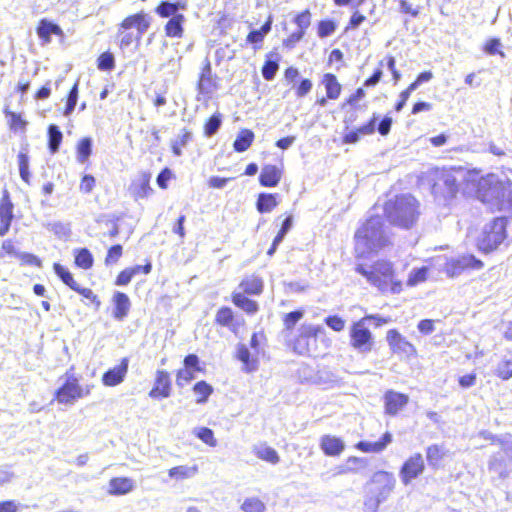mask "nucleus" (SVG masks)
<instances>
[{
    "mask_svg": "<svg viewBox=\"0 0 512 512\" xmlns=\"http://www.w3.org/2000/svg\"><path fill=\"white\" fill-rule=\"evenodd\" d=\"M19 173L21 179L29 183L30 172H29V158L26 153L20 152L18 155Z\"/></svg>",
    "mask_w": 512,
    "mask_h": 512,
    "instance_id": "45",
    "label": "nucleus"
},
{
    "mask_svg": "<svg viewBox=\"0 0 512 512\" xmlns=\"http://www.w3.org/2000/svg\"><path fill=\"white\" fill-rule=\"evenodd\" d=\"M489 470L500 478L508 476V465L502 457L494 456L489 462Z\"/></svg>",
    "mask_w": 512,
    "mask_h": 512,
    "instance_id": "38",
    "label": "nucleus"
},
{
    "mask_svg": "<svg viewBox=\"0 0 512 512\" xmlns=\"http://www.w3.org/2000/svg\"><path fill=\"white\" fill-rule=\"evenodd\" d=\"M171 381L168 372L158 371L155 379L154 387L149 392L151 398H167L170 396Z\"/></svg>",
    "mask_w": 512,
    "mask_h": 512,
    "instance_id": "16",
    "label": "nucleus"
},
{
    "mask_svg": "<svg viewBox=\"0 0 512 512\" xmlns=\"http://www.w3.org/2000/svg\"><path fill=\"white\" fill-rule=\"evenodd\" d=\"M114 66H115V60H114V56L111 53L105 52V53L101 54L100 57L98 58V68L100 70L110 71L114 68Z\"/></svg>",
    "mask_w": 512,
    "mask_h": 512,
    "instance_id": "54",
    "label": "nucleus"
},
{
    "mask_svg": "<svg viewBox=\"0 0 512 512\" xmlns=\"http://www.w3.org/2000/svg\"><path fill=\"white\" fill-rule=\"evenodd\" d=\"M254 140V133L251 130L243 129L237 135L233 147L237 152L246 151Z\"/></svg>",
    "mask_w": 512,
    "mask_h": 512,
    "instance_id": "30",
    "label": "nucleus"
},
{
    "mask_svg": "<svg viewBox=\"0 0 512 512\" xmlns=\"http://www.w3.org/2000/svg\"><path fill=\"white\" fill-rule=\"evenodd\" d=\"M242 510L244 512H264L265 511V505L264 503L255 497L247 498L242 506Z\"/></svg>",
    "mask_w": 512,
    "mask_h": 512,
    "instance_id": "46",
    "label": "nucleus"
},
{
    "mask_svg": "<svg viewBox=\"0 0 512 512\" xmlns=\"http://www.w3.org/2000/svg\"><path fill=\"white\" fill-rule=\"evenodd\" d=\"M424 469L423 456L420 453H415L403 463L399 471V477L404 485H409L424 472Z\"/></svg>",
    "mask_w": 512,
    "mask_h": 512,
    "instance_id": "10",
    "label": "nucleus"
},
{
    "mask_svg": "<svg viewBox=\"0 0 512 512\" xmlns=\"http://www.w3.org/2000/svg\"><path fill=\"white\" fill-rule=\"evenodd\" d=\"M192 140V132L187 129H182L177 137L172 141L171 148L175 156L182 155V148Z\"/></svg>",
    "mask_w": 512,
    "mask_h": 512,
    "instance_id": "32",
    "label": "nucleus"
},
{
    "mask_svg": "<svg viewBox=\"0 0 512 512\" xmlns=\"http://www.w3.org/2000/svg\"><path fill=\"white\" fill-rule=\"evenodd\" d=\"M233 303L249 314H254L258 311V304L247 298L243 293H234L232 296Z\"/></svg>",
    "mask_w": 512,
    "mask_h": 512,
    "instance_id": "31",
    "label": "nucleus"
},
{
    "mask_svg": "<svg viewBox=\"0 0 512 512\" xmlns=\"http://www.w3.org/2000/svg\"><path fill=\"white\" fill-rule=\"evenodd\" d=\"M386 340L393 353L405 356H414L416 348L405 337H403L396 329H390L387 332Z\"/></svg>",
    "mask_w": 512,
    "mask_h": 512,
    "instance_id": "12",
    "label": "nucleus"
},
{
    "mask_svg": "<svg viewBox=\"0 0 512 512\" xmlns=\"http://www.w3.org/2000/svg\"><path fill=\"white\" fill-rule=\"evenodd\" d=\"M77 100H78V83H75L68 95L66 107L64 110L65 116H69L73 112V110L75 109V106L77 104Z\"/></svg>",
    "mask_w": 512,
    "mask_h": 512,
    "instance_id": "50",
    "label": "nucleus"
},
{
    "mask_svg": "<svg viewBox=\"0 0 512 512\" xmlns=\"http://www.w3.org/2000/svg\"><path fill=\"white\" fill-rule=\"evenodd\" d=\"M63 379V384L56 391V399L59 403L71 405L78 398H82L89 393V390L84 393L78 379L73 374L66 373Z\"/></svg>",
    "mask_w": 512,
    "mask_h": 512,
    "instance_id": "7",
    "label": "nucleus"
},
{
    "mask_svg": "<svg viewBox=\"0 0 512 512\" xmlns=\"http://www.w3.org/2000/svg\"><path fill=\"white\" fill-rule=\"evenodd\" d=\"M389 243L390 237L380 216L370 217L355 233V251L361 257L376 252Z\"/></svg>",
    "mask_w": 512,
    "mask_h": 512,
    "instance_id": "1",
    "label": "nucleus"
},
{
    "mask_svg": "<svg viewBox=\"0 0 512 512\" xmlns=\"http://www.w3.org/2000/svg\"><path fill=\"white\" fill-rule=\"evenodd\" d=\"M195 372L196 371L186 369V368L180 369L177 373L176 384L180 387L185 386L186 384H188L190 381H192L195 378V375H194Z\"/></svg>",
    "mask_w": 512,
    "mask_h": 512,
    "instance_id": "56",
    "label": "nucleus"
},
{
    "mask_svg": "<svg viewBox=\"0 0 512 512\" xmlns=\"http://www.w3.org/2000/svg\"><path fill=\"white\" fill-rule=\"evenodd\" d=\"M237 357L244 363L246 371L256 370V360L250 357V351L245 345L238 346Z\"/></svg>",
    "mask_w": 512,
    "mask_h": 512,
    "instance_id": "37",
    "label": "nucleus"
},
{
    "mask_svg": "<svg viewBox=\"0 0 512 512\" xmlns=\"http://www.w3.org/2000/svg\"><path fill=\"white\" fill-rule=\"evenodd\" d=\"M92 152V141L90 138H83L77 146V160L85 163Z\"/></svg>",
    "mask_w": 512,
    "mask_h": 512,
    "instance_id": "42",
    "label": "nucleus"
},
{
    "mask_svg": "<svg viewBox=\"0 0 512 512\" xmlns=\"http://www.w3.org/2000/svg\"><path fill=\"white\" fill-rule=\"evenodd\" d=\"M384 212L391 224L409 229L419 217V203L409 194L397 196L386 202Z\"/></svg>",
    "mask_w": 512,
    "mask_h": 512,
    "instance_id": "2",
    "label": "nucleus"
},
{
    "mask_svg": "<svg viewBox=\"0 0 512 512\" xmlns=\"http://www.w3.org/2000/svg\"><path fill=\"white\" fill-rule=\"evenodd\" d=\"M322 84L326 89V94L328 99L335 100L340 96L342 86L338 82L336 76L331 73H326L323 76Z\"/></svg>",
    "mask_w": 512,
    "mask_h": 512,
    "instance_id": "28",
    "label": "nucleus"
},
{
    "mask_svg": "<svg viewBox=\"0 0 512 512\" xmlns=\"http://www.w3.org/2000/svg\"><path fill=\"white\" fill-rule=\"evenodd\" d=\"M54 271L57 276L72 290L78 289V283L74 280L72 274L61 264H54Z\"/></svg>",
    "mask_w": 512,
    "mask_h": 512,
    "instance_id": "39",
    "label": "nucleus"
},
{
    "mask_svg": "<svg viewBox=\"0 0 512 512\" xmlns=\"http://www.w3.org/2000/svg\"><path fill=\"white\" fill-rule=\"evenodd\" d=\"M317 381L319 384L333 386L339 382V379L336 375L328 370H320L317 373Z\"/></svg>",
    "mask_w": 512,
    "mask_h": 512,
    "instance_id": "53",
    "label": "nucleus"
},
{
    "mask_svg": "<svg viewBox=\"0 0 512 512\" xmlns=\"http://www.w3.org/2000/svg\"><path fill=\"white\" fill-rule=\"evenodd\" d=\"M129 193L135 200L148 197L152 193L150 174L143 172L137 175L129 186Z\"/></svg>",
    "mask_w": 512,
    "mask_h": 512,
    "instance_id": "14",
    "label": "nucleus"
},
{
    "mask_svg": "<svg viewBox=\"0 0 512 512\" xmlns=\"http://www.w3.org/2000/svg\"><path fill=\"white\" fill-rule=\"evenodd\" d=\"M193 391L197 396H199L197 403H205L212 394L213 388L205 381H199L194 385Z\"/></svg>",
    "mask_w": 512,
    "mask_h": 512,
    "instance_id": "41",
    "label": "nucleus"
},
{
    "mask_svg": "<svg viewBox=\"0 0 512 512\" xmlns=\"http://www.w3.org/2000/svg\"><path fill=\"white\" fill-rule=\"evenodd\" d=\"M240 287L247 294L258 295L263 290V280L256 275H251L241 281Z\"/></svg>",
    "mask_w": 512,
    "mask_h": 512,
    "instance_id": "29",
    "label": "nucleus"
},
{
    "mask_svg": "<svg viewBox=\"0 0 512 512\" xmlns=\"http://www.w3.org/2000/svg\"><path fill=\"white\" fill-rule=\"evenodd\" d=\"M13 215V204L6 193L0 204V236H4L10 229Z\"/></svg>",
    "mask_w": 512,
    "mask_h": 512,
    "instance_id": "19",
    "label": "nucleus"
},
{
    "mask_svg": "<svg viewBox=\"0 0 512 512\" xmlns=\"http://www.w3.org/2000/svg\"><path fill=\"white\" fill-rule=\"evenodd\" d=\"M295 23L298 26V30L305 32L311 23L310 12L308 10H305L304 12L297 15L295 18Z\"/></svg>",
    "mask_w": 512,
    "mask_h": 512,
    "instance_id": "60",
    "label": "nucleus"
},
{
    "mask_svg": "<svg viewBox=\"0 0 512 512\" xmlns=\"http://www.w3.org/2000/svg\"><path fill=\"white\" fill-rule=\"evenodd\" d=\"M444 185L447 187V190L450 194H454L455 191L457 190V180L455 178V176L453 175V173L451 172H443L441 174V178H440Z\"/></svg>",
    "mask_w": 512,
    "mask_h": 512,
    "instance_id": "61",
    "label": "nucleus"
},
{
    "mask_svg": "<svg viewBox=\"0 0 512 512\" xmlns=\"http://www.w3.org/2000/svg\"><path fill=\"white\" fill-rule=\"evenodd\" d=\"M233 321V312L229 307H222L216 314V322L222 326H229Z\"/></svg>",
    "mask_w": 512,
    "mask_h": 512,
    "instance_id": "51",
    "label": "nucleus"
},
{
    "mask_svg": "<svg viewBox=\"0 0 512 512\" xmlns=\"http://www.w3.org/2000/svg\"><path fill=\"white\" fill-rule=\"evenodd\" d=\"M215 89L216 80L212 74L211 63L208 58H205L198 81V90L202 94H211Z\"/></svg>",
    "mask_w": 512,
    "mask_h": 512,
    "instance_id": "17",
    "label": "nucleus"
},
{
    "mask_svg": "<svg viewBox=\"0 0 512 512\" xmlns=\"http://www.w3.org/2000/svg\"><path fill=\"white\" fill-rule=\"evenodd\" d=\"M391 442L392 434L390 432H386L381 440L375 442L361 441L357 444V448L366 453H379L382 452Z\"/></svg>",
    "mask_w": 512,
    "mask_h": 512,
    "instance_id": "21",
    "label": "nucleus"
},
{
    "mask_svg": "<svg viewBox=\"0 0 512 512\" xmlns=\"http://www.w3.org/2000/svg\"><path fill=\"white\" fill-rule=\"evenodd\" d=\"M48 136H49V150L52 154H55L62 141V132L59 130L58 126L50 125L48 128Z\"/></svg>",
    "mask_w": 512,
    "mask_h": 512,
    "instance_id": "36",
    "label": "nucleus"
},
{
    "mask_svg": "<svg viewBox=\"0 0 512 512\" xmlns=\"http://www.w3.org/2000/svg\"><path fill=\"white\" fill-rule=\"evenodd\" d=\"M495 375L502 380H508L512 377V355L509 358H503L495 369Z\"/></svg>",
    "mask_w": 512,
    "mask_h": 512,
    "instance_id": "40",
    "label": "nucleus"
},
{
    "mask_svg": "<svg viewBox=\"0 0 512 512\" xmlns=\"http://www.w3.org/2000/svg\"><path fill=\"white\" fill-rule=\"evenodd\" d=\"M320 334H324L323 327L319 325H302L300 334L294 342V351L301 355L310 353L308 340L316 339Z\"/></svg>",
    "mask_w": 512,
    "mask_h": 512,
    "instance_id": "11",
    "label": "nucleus"
},
{
    "mask_svg": "<svg viewBox=\"0 0 512 512\" xmlns=\"http://www.w3.org/2000/svg\"><path fill=\"white\" fill-rule=\"evenodd\" d=\"M507 220L504 217L493 219L483 228L479 238V247L485 252L496 249L506 238Z\"/></svg>",
    "mask_w": 512,
    "mask_h": 512,
    "instance_id": "5",
    "label": "nucleus"
},
{
    "mask_svg": "<svg viewBox=\"0 0 512 512\" xmlns=\"http://www.w3.org/2000/svg\"><path fill=\"white\" fill-rule=\"evenodd\" d=\"M325 323L329 328L336 332H341L342 330H344L346 324L345 320L337 315L328 316L325 319Z\"/></svg>",
    "mask_w": 512,
    "mask_h": 512,
    "instance_id": "59",
    "label": "nucleus"
},
{
    "mask_svg": "<svg viewBox=\"0 0 512 512\" xmlns=\"http://www.w3.org/2000/svg\"><path fill=\"white\" fill-rule=\"evenodd\" d=\"M304 313L301 310L293 311L285 315L284 317V326L287 330L292 329L296 323L302 319Z\"/></svg>",
    "mask_w": 512,
    "mask_h": 512,
    "instance_id": "58",
    "label": "nucleus"
},
{
    "mask_svg": "<svg viewBox=\"0 0 512 512\" xmlns=\"http://www.w3.org/2000/svg\"><path fill=\"white\" fill-rule=\"evenodd\" d=\"M194 434L196 435V437H198L201 441H203L210 447H216L218 444L216 438L214 437V432L210 428H196L194 430Z\"/></svg>",
    "mask_w": 512,
    "mask_h": 512,
    "instance_id": "43",
    "label": "nucleus"
},
{
    "mask_svg": "<svg viewBox=\"0 0 512 512\" xmlns=\"http://www.w3.org/2000/svg\"><path fill=\"white\" fill-rule=\"evenodd\" d=\"M408 396L395 391H388L384 396L385 411L389 415H396L407 403Z\"/></svg>",
    "mask_w": 512,
    "mask_h": 512,
    "instance_id": "18",
    "label": "nucleus"
},
{
    "mask_svg": "<svg viewBox=\"0 0 512 512\" xmlns=\"http://www.w3.org/2000/svg\"><path fill=\"white\" fill-rule=\"evenodd\" d=\"M356 271L382 292L401 291V283L394 280L393 267L388 261H378L369 268L358 265Z\"/></svg>",
    "mask_w": 512,
    "mask_h": 512,
    "instance_id": "3",
    "label": "nucleus"
},
{
    "mask_svg": "<svg viewBox=\"0 0 512 512\" xmlns=\"http://www.w3.org/2000/svg\"><path fill=\"white\" fill-rule=\"evenodd\" d=\"M503 210L512 209V182L505 179V193L503 197Z\"/></svg>",
    "mask_w": 512,
    "mask_h": 512,
    "instance_id": "63",
    "label": "nucleus"
},
{
    "mask_svg": "<svg viewBox=\"0 0 512 512\" xmlns=\"http://www.w3.org/2000/svg\"><path fill=\"white\" fill-rule=\"evenodd\" d=\"M37 34L43 41V44H49L51 42L52 34L62 36L63 31L58 25L46 19H42L37 27Z\"/></svg>",
    "mask_w": 512,
    "mask_h": 512,
    "instance_id": "20",
    "label": "nucleus"
},
{
    "mask_svg": "<svg viewBox=\"0 0 512 512\" xmlns=\"http://www.w3.org/2000/svg\"><path fill=\"white\" fill-rule=\"evenodd\" d=\"M198 473L197 465H179L175 466L168 471L170 479L175 481H182L185 479L193 478Z\"/></svg>",
    "mask_w": 512,
    "mask_h": 512,
    "instance_id": "26",
    "label": "nucleus"
},
{
    "mask_svg": "<svg viewBox=\"0 0 512 512\" xmlns=\"http://www.w3.org/2000/svg\"><path fill=\"white\" fill-rule=\"evenodd\" d=\"M367 318H362L351 327L350 337L351 345L356 350L367 353L372 350L373 337L370 330L366 327Z\"/></svg>",
    "mask_w": 512,
    "mask_h": 512,
    "instance_id": "8",
    "label": "nucleus"
},
{
    "mask_svg": "<svg viewBox=\"0 0 512 512\" xmlns=\"http://www.w3.org/2000/svg\"><path fill=\"white\" fill-rule=\"evenodd\" d=\"M113 302L115 305L113 316L117 320H122L130 310L131 303L129 297L125 293L116 292L113 296Z\"/></svg>",
    "mask_w": 512,
    "mask_h": 512,
    "instance_id": "23",
    "label": "nucleus"
},
{
    "mask_svg": "<svg viewBox=\"0 0 512 512\" xmlns=\"http://www.w3.org/2000/svg\"><path fill=\"white\" fill-rule=\"evenodd\" d=\"M500 445L508 460L512 462V436H505L500 440Z\"/></svg>",
    "mask_w": 512,
    "mask_h": 512,
    "instance_id": "64",
    "label": "nucleus"
},
{
    "mask_svg": "<svg viewBox=\"0 0 512 512\" xmlns=\"http://www.w3.org/2000/svg\"><path fill=\"white\" fill-rule=\"evenodd\" d=\"M281 179V171L275 165H266L262 168L259 181L262 186L275 187Z\"/></svg>",
    "mask_w": 512,
    "mask_h": 512,
    "instance_id": "22",
    "label": "nucleus"
},
{
    "mask_svg": "<svg viewBox=\"0 0 512 512\" xmlns=\"http://www.w3.org/2000/svg\"><path fill=\"white\" fill-rule=\"evenodd\" d=\"M381 503H383L382 500H380L374 494H369L367 492L364 502V512H377Z\"/></svg>",
    "mask_w": 512,
    "mask_h": 512,
    "instance_id": "57",
    "label": "nucleus"
},
{
    "mask_svg": "<svg viewBox=\"0 0 512 512\" xmlns=\"http://www.w3.org/2000/svg\"><path fill=\"white\" fill-rule=\"evenodd\" d=\"M428 273V269L426 267H422L419 269H414L411 271L409 278L407 280V285L415 286L426 280Z\"/></svg>",
    "mask_w": 512,
    "mask_h": 512,
    "instance_id": "49",
    "label": "nucleus"
},
{
    "mask_svg": "<svg viewBox=\"0 0 512 512\" xmlns=\"http://www.w3.org/2000/svg\"><path fill=\"white\" fill-rule=\"evenodd\" d=\"M186 3L182 1H178L176 3H171L168 1H163L156 9L157 13L162 17H169L174 15L178 10H185Z\"/></svg>",
    "mask_w": 512,
    "mask_h": 512,
    "instance_id": "35",
    "label": "nucleus"
},
{
    "mask_svg": "<svg viewBox=\"0 0 512 512\" xmlns=\"http://www.w3.org/2000/svg\"><path fill=\"white\" fill-rule=\"evenodd\" d=\"M118 39H119V47L121 50H125L131 46V44L136 41V34L133 32H129L128 30H120V26L118 27Z\"/></svg>",
    "mask_w": 512,
    "mask_h": 512,
    "instance_id": "47",
    "label": "nucleus"
},
{
    "mask_svg": "<svg viewBox=\"0 0 512 512\" xmlns=\"http://www.w3.org/2000/svg\"><path fill=\"white\" fill-rule=\"evenodd\" d=\"M442 457L443 453L438 445H431L427 448L426 458L431 466L437 465Z\"/></svg>",
    "mask_w": 512,
    "mask_h": 512,
    "instance_id": "52",
    "label": "nucleus"
},
{
    "mask_svg": "<svg viewBox=\"0 0 512 512\" xmlns=\"http://www.w3.org/2000/svg\"><path fill=\"white\" fill-rule=\"evenodd\" d=\"M320 445L324 453L329 456H337L344 449V443L341 439L329 435L322 437Z\"/></svg>",
    "mask_w": 512,
    "mask_h": 512,
    "instance_id": "25",
    "label": "nucleus"
},
{
    "mask_svg": "<svg viewBox=\"0 0 512 512\" xmlns=\"http://www.w3.org/2000/svg\"><path fill=\"white\" fill-rule=\"evenodd\" d=\"M184 16L182 14L174 15L166 24L165 30L169 37H181L183 29L182 23Z\"/></svg>",
    "mask_w": 512,
    "mask_h": 512,
    "instance_id": "34",
    "label": "nucleus"
},
{
    "mask_svg": "<svg viewBox=\"0 0 512 512\" xmlns=\"http://www.w3.org/2000/svg\"><path fill=\"white\" fill-rule=\"evenodd\" d=\"M121 255H122V246L119 244L112 246L108 250V253H107V256L105 259L106 265H111V264L116 263L119 260V258L121 257Z\"/></svg>",
    "mask_w": 512,
    "mask_h": 512,
    "instance_id": "62",
    "label": "nucleus"
},
{
    "mask_svg": "<svg viewBox=\"0 0 512 512\" xmlns=\"http://www.w3.org/2000/svg\"><path fill=\"white\" fill-rule=\"evenodd\" d=\"M478 198L490 206L492 210H503V197L505 193V179L495 174L482 177L478 184Z\"/></svg>",
    "mask_w": 512,
    "mask_h": 512,
    "instance_id": "4",
    "label": "nucleus"
},
{
    "mask_svg": "<svg viewBox=\"0 0 512 512\" xmlns=\"http://www.w3.org/2000/svg\"><path fill=\"white\" fill-rule=\"evenodd\" d=\"M75 263L83 269H89L93 265V257L90 251L86 248L80 249L75 256Z\"/></svg>",
    "mask_w": 512,
    "mask_h": 512,
    "instance_id": "44",
    "label": "nucleus"
},
{
    "mask_svg": "<svg viewBox=\"0 0 512 512\" xmlns=\"http://www.w3.org/2000/svg\"><path fill=\"white\" fill-rule=\"evenodd\" d=\"M134 489V481L127 477L112 478L109 482V492L114 495H124Z\"/></svg>",
    "mask_w": 512,
    "mask_h": 512,
    "instance_id": "24",
    "label": "nucleus"
},
{
    "mask_svg": "<svg viewBox=\"0 0 512 512\" xmlns=\"http://www.w3.org/2000/svg\"><path fill=\"white\" fill-rule=\"evenodd\" d=\"M221 122L222 121H221L220 114L213 115L212 117H210L209 120L207 121V123L205 124L206 136H208V137L213 136L220 128Z\"/></svg>",
    "mask_w": 512,
    "mask_h": 512,
    "instance_id": "55",
    "label": "nucleus"
},
{
    "mask_svg": "<svg viewBox=\"0 0 512 512\" xmlns=\"http://www.w3.org/2000/svg\"><path fill=\"white\" fill-rule=\"evenodd\" d=\"M278 69H279L278 61L268 59L262 67V75H263L264 79H266L268 81L273 80Z\"/></svg>",
    "mask_w": 512,
    "mask_h": 512,
    "instance_id": "48",
    "label": "nucleus"
},
{
    "mask_svg": "<svg viewBox=\"0 0 512 512\" xmlns=\"http://www.w3.org/2000/svg\"><path fill=\"white\" fill-rule=\"evenodd\" d=\"M396 485V479L391 472L378 471L373 474L370 482L367 485L369 494H374L380 500L385 502Z\"/></svg>",
    "mask_w": 512,
    "mask_h": 512,
    "instance_id": "6",
    "label": "nucleus"
},
{
    "mask_svg": "<svg viewBox=\"0 0 512 512\" xmlns=\"http://www.w3.org/2000/svg\"><path fill=\"white\" fill-rule=\"evenodd\" d=\"M252 451L259 459L268 463L277 464L280 461L277 451L266 444L254 445Z\"/></svg>",
    "mask_w": 512,
    "mask_h": 512,
    "instance_id": "27",
    "label": "nucleus"
},
{
    "mask_svg": "<svg viewBox=\"0 0 512 512\" xmlns=\"http://www.w3.org/2000/svg\"><path fill=\"white\" fill-rule=\"evenodd\" d=\"M277 205L278 202L275 194L261 193L258 196L257 210L260 213L271 212Z\"/></svg>",
    "mask_w": 512,
    "mask_h": 512,
    "instance_id": "33",
    "label": "nucleus"
},
{
    "mask_svg": "<svg viewBox=\"0 0 512 512\" xmlns=\"http://www.w3.org/2000/svg\"><path fill=\"white\" fill-rule=\"evenodd\" d=\"M483 263L473 255H462L451 258L445 264V272L449 277H457L468 269H480Z\"/></svg>",
    "mask_w": 512,
    "mask_h": 512,
    "instance_id": "9",
    "label": "nucleus"
},
{
    "mask_svg": "<svg viewBox=\"0 0 512 512\" xmlns=\"http://www.w3.org/2000/svg\"><path fill=\"white\" fill-rule=\"evenodd\" d=\"M150 17L144 13H136L134 15H130L126 17L120 26V30H130L132 28L136 29V41L139 42L142 36L147 32L150 27Z\"/></svg>",
    "mask_w": 512,
    "mask_h": 512,
    "instance_id": "13",
    "label": "nucleus"
},
{
    "mask_svg": "<svg viewBox=\"0 0 512 512\" xmlns=\"http://www.w3.org/2000/svg\"><path fill=\"white\" fill-rule=\"evenodd\" d=\"M129 361L123 358L118 366H115L105 372L102 376V383L108 387H114L121 384L128 372Z\"/></svg>",
    "mask_w": 512,
    "mask_h": 512,
    "instance_id": "15",
    "label": "nucleus"
}]
</instances>
